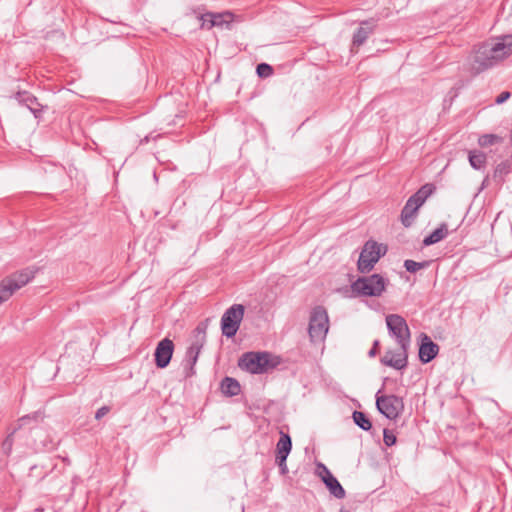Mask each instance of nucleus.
<instances>
[{
  "label": "nucleus",
  "mask_w": 512,
  "mask_h": 512,
  "mask_svg": "<svg viewBox=\"0 0 512 512\" xmlns=\"http://www.w3.org/2000/svg\"><path fill=\"white\" fill-rule=\"evenodd\" d=\"M512 53V35L479 44L475 50L474 62L478 70L493 67Z\"/></svg>",
  "instance_id": "obj_1"
},
{
  "label": "nucleus",
  "mask_w": 512,
  "mask_h": 512,
  "mask_svg": "<svg viewBox=\"0 0 512 512\" xmlns=\"http://www.w3.org/2000/svg\"><path fill=\"white\" fill-rule=\"evenodd\" d=\"M389 280L380 274L359 277L352 282L351 290L360 297H380L385 292Z\"/></svg>",
  "instance_id": "obj_2"
},
{
  "label": "nucleus",
  "mask_w": 512,
  "mask_h": 512,
  "mask_svg": "<svg viewBox=\"0 0 512 512\" xmlns=\"http://www.w3.org/2000/svg\"><path fill=\"white\" fill-rule=\"evenodd\" d=\"M277 364L278 361L268 352H246L238 361L239 368L251 374L266 373Z\"/></svg>",
  "instance_id": "obj_3"
},
{
  "label": "nucleus",
  "mask_w": 512,
  "mask_h": 512,
  "mask_svg": "<svg viewBox=\"0 0 512 512\" xmlns=\"http://www.w3.org/2000/svg\"><path fill=\"white\" fill-rule=\"evenodd\" d=\"M435 186L433 184L423 185L416 193H414L404 205L400 219L405 227H410L418 215V210L426 202V200L434 193Z\"/></svg>",
  "instance_id": "obj_4"
},
{
  "label": "nucleus",
  "mask_w": 512,
  "mask_h": 512,
  "mask_svg": "<svg viewBox=\"0 0 512 512\" xmlns=\"http://www.w3.org/2000/svg\"><path fill=\"white\" fill-rule=\"evenodd\" d=\"M329 330V318L327 311L321 307H315L310 315L308 333L313 343L323 342Z\"/></svg>",
  "instance_id": "obj_5"
},
{
  "label": "nucleus",
  "mask_w": 512,
  "mask_h": 512,
  "mask_svg": "<svg viewBox=\"0 0 512 512\" xmlns=\"http://www.w3.org/2000/svg\"><path fill=\"white\" fill-rule=\"evenodd\" d=\"M34 278V272L23 270L3 279L0 283V305L7 301L17 290Z\"/></svg>",
  "instance_id": "obj_6"
},
{
  "label": "nucleus",
  "mask_w": 512,
  "mask_h": 512,
  "mask_svg": "<svg viewBox=\"0 0 512 512\" xmlns=\"http://www.w3.org/2000/svg\"><path fill=\"white\" fill-rule=\"evenodd\" d=\"M208 323L207 321L201 322L195 329V341L190 345L186 352V366L189 371L186 373L187 376L195 374L194 366L197 363L201 349L206 341V331Z\"/></svg>",
  "instance_id": "obj_7"
},
{
  "label": "nucleus",
  "mask_w": 512,
  "mask_h": 512,
  "mask_svg": "<svg viewBox=\"0 0 512 512\" xmlns=\"http://www.w3.org/2000/svg\"><path fill=\"white\" fill-rule=\"evenodd\" d=\"M382 251L381 245L375 241H367L360 253L357 268L361 273L370 272L375 264L379 261L380 257L385 253Z\"/></svg>",
  "instance_id": "obj_8"
},
{
  "label": "nucleus",
  "mask_w": 512,
  "mask_h": 512,
  "mask_svg": "<svg viewBox=\"0 0 512 512\" xmlns=\"http://www.w3.org/2000/svg\"><path fill=\"white\" fill-rule=\"evenodd\" d=\"M244 306L234 304L228 308L221 318V329L223 335L231 338L236 335L244 316Z\"/></svg>",
  "instance_id": "obj_9"
},
{
  "label": "nucleus",
  "mask_w": 512,
  "mask_h": 512,
  "mask_svg": "<svg viewBox=\"0 0 512 512\" xmlns=\"http://www.w3.org/2000/svg\"><path fill=\"white\" fill-rule=\"evenodd\" d=\"M386 324L398 345L401 348H408L410 344V331L406 320L400 315L391 314L386 317Z\"/></svg>",
  "instance_id": "obj_10"
},
{
  "label": "nucleus",
  "mask_w": 512,
  "mask_h": 512,
  "mask_svg": "<svg viewBox=\"0 0 512 512\" xmlns=\"http://www.w3.org/2000/svg\"><path fill=\"white\" fill-rule=\"evenodd\" d=\"M376 405L379 412L389 419H396L404 408L402 398L395 395L377 396Z\"/></svg>",
  "instance_id": "obj_11"
},
{
  "label": "nucleus",
  "mask_w": 512,
  "mask_h": 512,
  "mask_svg": "<svg viewBox=\"0 0 512 512\" xmlns=\"http://www.w3.org/2000/svg\"><path fill=\"white\" fill-rule=\"evenodd\" d=\"M174 352V343L169 338L162 339L155 349V363L158 368H165L170 363Z\"/></svg>",
  "instance_id": "obj_12"
},
{
  "label": "nucleus",
  "mask_w": 512,
  "mask_h": 512,
  "mask_svg": "<svg viewBox=\"0 0 512 512\" xmlns=\"http://www.w3.org/2000/svg\"><path fill=\"white\" fill-rule=\"evenodd\" d=\"M407 349L399 346L398 351H387L381 362L386 366L401 370L407 366Z\"/></svg>",
  "instance_id": "obj_13"
},
{
  "label": "nucleus",
  "mask_w": 512,
  "mask_h": 512,
  "mask_svg": "<svg viewBox=\"0 0 512 512\" xmlns=\"http://www.w3.org/2000/svg\"><path fill=\"white\" fill-rule=\"evenodd\" d=\"M420 337L419 358L423 363H428L437 355L439 348L426 334H421Z\"/></svg>",
  "instance_id": "obj_14"
},
{
  "label": "nucleus",
  "mask_w": 512,
  "mask_h": 512,
  "mask_svg": "<svg viewBox=\"0 0 512 512\" xmlns=\"http://www.w3.org/2000/svg\"><path fill=\"white\" fill-rule=\"evenodd\" d=\"M208 17H210L211 20L208 25V29L228 26L234 20V14L230 11H224L221 13L208 12Z\"/></svg>",
  "instance_id": "obj_15"
},
{
  "label": "nucleus",
  "mask_w": 512,
  "mask_h": 512,
  "mask_svg": "<svg viewBox=\"0 0 512 512\" xmlns=\"http://www.w3.org/2000/svg\"><path fill=\"white\" fill-rule=\"evenodd\" d=\"M292 448L291 438L287 433L280 432V439L276 445V458L286 461Z\"/></svg>",
  "instance_id": "obj_16"
},
{
  "label": "nucleus",
  "mask_w": 512,
  "mask_h": 512,
  "mask_svg": "<svg viewBox=\"0 0 512 512\" xmlns=\"http://www.w3.org/2000/svg\"><path fill=\"white\" fill-rule=\"evenodd\" d=\"M324 483L333 496L338 499L345 497V490L330 471H326V478L324 479Z\"/></svg>",
  "instance_id": "obj_17"
},
{
  "label": "nucleus",
  "mask_w": 512,
  "mask_h": 512,
  "mask_svg": "<svg viewBox=\"0 0 512 512\" xmlns=\"http://www.w3.org/2000/svg\"><path fill=\"white\" fill-rule=\"evenodd\" d=\"M373 31V24L368 21L363 22L353 36V46L362 45Z\"/></svg>",
  "instance_id": "obj_18"
},
{
  "label": "nucleus",
  "mask_w": 512,
  "mask_h": 512,
  "mask_svg": "<svg viewBox=\"0 0 512 512\" xmlns=\"http://www.w3.org/2000/svg\"><path fill=\"white\" fill-rule=\"evenodd\" d=\"M221 390L227 396H236L240 393V385L237 380L226 377L221 382Z\"/></svg>",
  "instance_id": "obj_19"
},
{
  "label": "nucleus",
  "mask_w": 512,
  "mask_h": 512,
  "mask_svg": "<svg viewBox=\"0 0 512 512\" xmlns=\"http://www.w3.org/2000/svg\"><path fill=\"white\" fill-rule=\"evenodd\" d=\"M447 233H448V230L446 228V225L442 224L440 227L435 229L430 235H428L427 237L424 238L423 244L425 246L435 244V243L439 242L440 240H442L443 238H445Z\"/></svg>",
  "instance_id": "obj_20"
},
{
  "label": "nucleus",
  "mask_w": 512,
  "mask_h": 512,
  "mask_svg": "<svg viewBox=\"0 0 512 512\" xmlns=\"http://www.w3.org/2000/svg\"><path fill=\"white\" fill-rule=\"evenodd\" d=\"M469 162L470 165L476 169L480 170L485 167L486 164V155L481 151H470L469 152Z\"/></svg>",
  "instance_id": "obj_21"
},
{
  "label": "nucleus",
  "mask_w": 512,
  "mask_h": 512,
  "mask_svg": "<svg viewBox=\"0 0 512 512\" xmlns=\"http://www.w3.org/2000/svg\"><path fill=\"white\" fill-rule=\"evenodd\" d=\"M509 173H510V163L508 161H503L496 166V168L494 170L493 178L497 183L501 184L504 182L505 177Z\"/></svg>",
  "instance_id": "obj_22"
},
{
  "label": "nucleus",
  "mask_w": 512,
  "mask_h": 512,
  "mask_svg": "<svg viewBox=\"0 0 512 512\" xmlns=\"http://www.w3.org/2000/svg\"><path fill=\"white\" fill-rule=\"evenodd\" d=\"M16 98L18 99V101L21 103V104H24L25 106H27V108H29L33 113H36L37 109L35 107V105H38L37 103V99L27 93V92H23V93H18Z\"/></svg>",
  "instance_id": "obj_23"
},
{
  "label": "nucleus",
  "mask_w": 512,
  "mask_h": 512,
  "mask_svg": "<svg viewBox=\"0 0 512 512\" xmlns=\"http://www.w3.org/2000/svg\"><path fill=\"white\" fill-rule=\"evenodd\" d=\"M353 420L356 425H358L361 429L368 431L371 429L372 424L369 418L366 416L365 413L361 411H355L353 413Z\"/></svg>",
  "instance_id": "obj_24"
},
{
  "label": "nucleus",
  "mask_w": 512,
  "mask_h": 512,
  "mask_svg": "<svg viewBox=\"0 0 512 512\" xmlns=\"http://www.w3.org/2000/svg\"><path fill=\"white\" fill-rule=\"evenodd\" d=\"M500 140H501V138L498 135L484 134L479 137L478 143L482 147H487V146L495 144L496 142H499Z\"/></svg>",
  "instance_id": "obj_25"
},
{
  "label": "nucleus",
  "mask_w": 512,
  "mask_h": 512,
  "mask_svg": "<svg viewBox=\"0 0 512 512\" xmlns=\"http://www.w3.org/2000/svg\"><path fill=\"white\" fill-rule=\"evenodd\" d=\"M427 262H416L413 260H405L404 267L408 272L415 273L420 269L426 267Z\"/></svg>",
  "instance_id": "obj_26"
},
{
  "label": "nucleus",
  "mask_w": 512,
  "mask_h": 512,
  "mask_svg": "<svg viewBox=\"0 0 512 512\" xmlns=\"http://www.w3.org/2000/svg\"><path fill=\"white\" fill-rule=\"evenodd\" d=\"M256 71L261 78H267L273 74V68L267 63L259 64Z\"/></svg>",
  "instance_id": "obj_27"
},
{
  "label": "nucleus",
  "mask_w": 512,
  "mask_h": 512,
  "mask_svg": "<svg viewBox=\"0 0 512 512\" xmlns=\"http://www.w3.org/2000/svg\"><path fill=\"white\" fill-rule=\"evenodd\" d=\"M383 440L387 446H392L396 443V436L392 431L385 429L383 432Z\"/></svg>",
  "instance_id": "obj_28"
},
{
  "label": "nucleus",
  "mask_w": 512,
  "mask_h": 512,
  "mask_svg": "<svg viewBox=\"0 0 512 512\" xmlns=\"http://www.w3.org/2000/svg\"><path fill=\"white\" fill-rule=\"evenodd\" d=\"M110 411V408L108 406H102L99 408L95 413V419L100 420L102 417H104L106 414H108Z\"/></svg>",
  "instance_id": "obj_29"
},
{
  "label": "nucleus",
  "mask_w": 512,
  "mask_h": 512,
  "mask_svg": "<svg viewBox=\"0 0 512 512\" xmlns=\"http://www.w3.org/2000/svg\"><path fill=\"white\" fill-rule=\"evenodd\" d=\"M511 94L508 91L502 92L500 95H498L495 99L496 104H502L505 101H507L510 98Z\"/></svg>",
  "instance_id": "obj_30"
},
{
  "label": "nucleus",
  "mask_w": 512,
  "mask_h": 512,
  "mask_svg": "<svg viewBox=\"0 0 512 512\" xmlns=\"http://www.w3.org/2000/svg\"><path fill=\"white\" fill-rule=\"evenodd\" d=\"M199 20L201 21V28L208 29V25L210 24V17H208V12L205 14H201L199 16Z\"/></svg>",
  "instance_id": "obj_31"
},
{
  "label": "nucleus",
  "mask_w": 512,
  "mask_h": 512,
  "mask_svg": "<svg viewBox=\"0 0 512 512\" xmlns=\"http://www.w3.org/2000/svg\"><path fill=\"white\" fill-rule=\"evenodd\" d=\"M276 462L280 468L282 474H286L288 472L286 461H281V458H276Z\"/></svg>",
  "instance_id": "obj_32"
},
{
  "label": "nucleus",
  "mask_w": 512,
  "mask_h": 512,
  "mask_svg": "<svg viewBox=\"0 0 512 512\" xmlns=\"http://www.w3.org/2000/svg\"><path fill=\"white\" fill-rule=\"evenodd\" d=\"M378 347H379V341L378 340H375L374 343H373V347L370 349V351L368 352V355L370 357H374L376 356V354L378 353Z\"/></svg>",
  "instance_id": "obj_33"
},
{
  "label": "nucleus",
  "mask_w": 512,
  "mask_h": 512,
  "mask_svg": "<svg viewBox=\"0 0 512 512\" xmlns=\"http://www.w3.org/2000/svg\"><path fill=\"white\" fill-rule=\"evenodd\" d=\"M318 468L321 469V471L319 472V475H320L322 481L324 482V479L326 478V471H329V470L323 464H319Z\"/></svg>",
  "instance_id": "obj_34"
},
{
  "label": "nucleus",
  "mask_w": 512,
  "mask_h": 512,
  "mask_svg": "<svg viewBox=\"0 0 512 512\" xmlns=\"http://www.w3.org/2000/svg\"><path fill=\"white\" fill-rule=\"evenodd\" d=\"M28 420H30V417H29V416H24V417L20 418V419H19V423H20V425H19V426H21L24 422H26V421H28Z\"/></svg>",
  "instance_id": "obj_35"
},
{
  "label": "nucleus",
  "mask_w": 512,
  "mask_h": 512,
  "mask_svg": "<svg viewBox=\"0 0 512 512\" xmlns=\"http://www.w3.org/2000/svg\"><path fill=\"white\" fill-rule=\"evenodd\" d=\"M340 512H350V511H348V510H340Z\"/></svg>",
  "instance_id": "obj_36"
}]
</instances>
